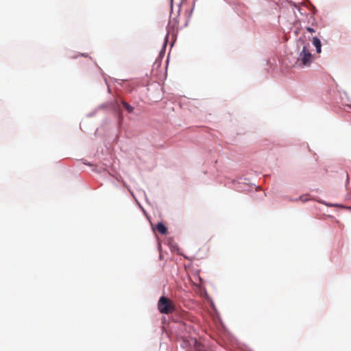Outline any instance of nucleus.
I'll use <instances>...</instances> for the list:
<instances>
[{
	"instance_id": "obj_2",
	"label": "nucleus",
	"mask_w": 351,
	"mask_h": 351,
	"mask_svg": "<svg viewBox=\"0 0 351 351\" xmlns=\"http://www.w3.org/2000/svg\"><path fill=\"white\" fill-rule=\"evenodd\" d=\"M312 58V54L308 50L307 46L304 45L297 62L300 65L308 66L311 64Z\"/></svg>"
},
{
	"instance_id": "obj_3",
	"label": "nucleus",
	"mask_w": 351,
	"mask_h": 351,
	"mask_svg": "<svg viewBox=\"0 0 351 351\" xmlns=\"http://www.w3.org/2000/svg\"><path fill=\"white\" fill-rule=\"evenodd\" d=\"M312 43L313 44V45L315 47L317 52L318 53H319L321 52V47H322L320 40L317 37H313V40H312Z\"/></svg>"
},
{
	"instance_id": "obj_4",
	"label": "nucleus",
	"mask_w": 351,
	"mask_h": 351,
	"mask_svg": "<svg viewBox=\"0 0 351 351\" xmlns=\"http://www.w3.org/2000/svg\"><path fill=\"white\" fill-rule=\"evenodd\" d=\"M156 229L162 234H166L167 232V229L162 223H158L156 226Z\"/></svg>"
},
{
	"instance_id": "obj_6",
	"label": "nucleus",
	"mask_w": 351,
	"mask_h": 351,
	"mask_svg": "<svg viewBox=\"0 0 351 351\" xmlns=\"http://www.w3.org/2000/svg\"><path fill=\"white\" fill-rule=\"evenodd\" d=\"M306 30L310 33H313L315 32V30L313 28L310 27H306Z\"/></svg>"
},
{
	"instance_id": "obj_1",
	"label": "nucleus",
	"mask_w": 351,
	"mask_h": 351,
	"mask_svg": "<svg viewBox=\"0 0 351 351\" xmlns=\"http://www.w3.org/2000/svg\"><path fill=\"white\" fill-rule=\"evenodd\" d=\"M158 309L162 314L172 313L175 310L174 303L168 298L162 296L158 302Z\"/></svg>"
},
{
	"instance_id": "obj_5",
	"label": "nucleus",
	"mask_w": 351,
	"mask_h": 351,
	"mask_svg": "<svg viewBox=\"0 0 351 351\" xmlns=\"http://www.w3.org/2000/svg\"><path fill=\"white\" fill-rule=\"evenodd\" d=\"M121 104L128 112L131 113L133 112L134 108L131 106L129 104H128L125 101H121Z\"/></svg>"
}]
</instances>
